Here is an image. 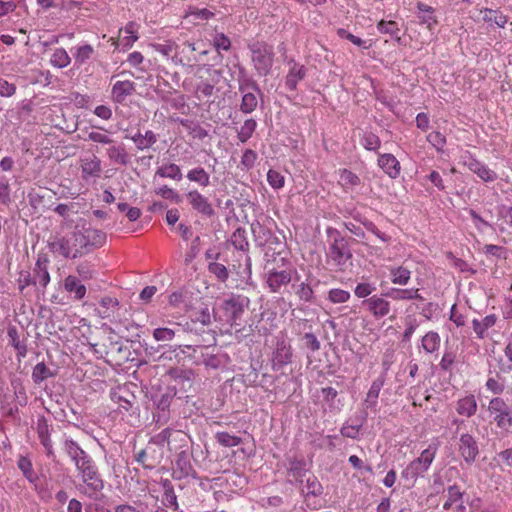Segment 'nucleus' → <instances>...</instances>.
<instances>
[{
	"label": "nucleus",
	"mask_w": 512,
	"mask_h": 512,
	"mask_svg": "<svg viewBox=\"0 0 512 512\" xmlns=\"http://www.w3.org/2000/svg\"><path fill=\"white\" fill-rule=\"evenodd\" d=\"M106 155L108 159L120 166H128L131 162V156L127 152L126 147L123 143L115 142L106 148Z\"/></svg>",
	"instance_id": "obj_13"
},
{
	"label": "nucleus",
	"mask_w": 512,
	"mask_h": 512,
	"mask_svg": "<svg viewBox=\"0 0 512 512\" xmlns=\"http://www.w3.org/2000/svg\"><path fill=\"white\" fill-rule=\"evenodd\" d=\"M488 410L494 415V420L500 428L506 429L512 426V412L502 398L491 399Z\"/></svg>",
	"instance_id": "obj_7"
},
{
	"label": "nucleus",
	"mask_w": 512,
	"mask_h": 512,
	"mask_svg": "<svg viewBox=\"0 0 512 512\" xmlns=\"http://www.w3.org/2000/svg\"><path fill=\"white\" fill-rule=\"evenodd\" d=\"M252 53L254 68L260 76H267L274 62L273 48L265 42H255L249 45Z\"/></svg>",
	"instance_id": "obj_3"
},
{
	"label": "nucleus",
	"mask_w": 512,
	"mask_h": 512,
	"mask_svg": "<svg viewBox=\"0 0 512 512\" xmlns=\"http://www.w3.org/2000/svg\"><path fill=\"white\" fill-rule=\"evenodd\" d=\"M126 138L131 139L138 150L151 148L157 142V135L151 130H147L145 133L138 131L133 136H126Z\"/></svg>",
	"instance_id": "obj_24"
},
{
	"label": "nucleus",
	"mask_w": 512,
	"mask_h": 512,
	"mask_svg": "<svg viewBox=\"0 0 512 512\" xmlns=\"http://www.w3.org/2000/svg\"><path fill=\"white\" fill-rule=\"evenodd\" d=\"M258 100L255 92L243 93L240 104V111L244 114H250L256 110Z\"/></svg>",
	"instance_id": "obj_46"
},
{
	"label": "nucleus",
	"mask_w": 512,
	"mask_h": 512,
	"mask_svg": "<svg viewBox=\"0 0 512 512\" xmlns=\"http://www.w3.org/2000/svg\"><path fill=\"white\" fill-rule=\"evenodd\" d=\"M380 144L381 141L377 135L371 132L363 135L362 145L365 149L376 152L379 149Z\"/></svg>",
	"instance_id": "obj_61"
},
{
	"label": "nucleus",
	"mask_w": 512,
	"mask_h": 512,
	"mask_svg": "<svg viewBox=\"0 0 512 512\" xmlns=\"http://www.w3.org/2000/svg\"><path fill=\"white\" fill-rule=\"evenodd\" d=\"M384 296H389L394 300H423V297L419 293L418 288L410 289H396L392 288L389 292L385 293Z\"/></svg>",
	"instance_id": "obj_29"
},
{
	"label": "nucleus",
	"mask_w": 512,
	"mask_h": 512,
	"mask_svg": "<svg viewBox=\"0 0 512 512\" xmlns=\"http://www.w3.org/2000/svg\"><path fill=\"white\" fill-rule=\"evenodd\" d=\"M444 497L446 498L443 503L444 510H450L454 504L461 502L464 496V492L461 491L460 487L456 484L449 485L443 489Z\"/></svg>",
	"instance_id": "obj_28"
},
{
	"label": "nucleus",
	"mask_w": 512,
	"mask_h": 512,
	"mask_svg": "<svg viewBox=\"0 0 512 512\" xmlns=\"http://www.w3.org/2000/svg\"><path fill=\"white\" fill-rule=\"evenodd\" d=\"M18 468L22 471L24 476L30 481L33 482L35 480V474L32 468L31 461L25 457H20L18 460Z\"/></svg>",
	"instance_id": "obj_63"
},
{
	"label": "nucleus",
	"mask_w": 512,
	"mask_h": 512,
	"mask_svg": "<svg viewBox=\"0 0 512 512\" xmlns=\"http://www.w3.org/2000/svg\"><path fill=\"white\" fill-rule=\"evenodd\" d=\"M72 240L73 246L76 248L74 257L79 258L91 252V249L81 229H78L77 227L75 228V230L72 232Z\"/></svg>",
	"instance_id": "obj_31"
},
{
	"label": "nucleus",
	"mask_w": 512,
	"mask_h": 512,
	"mask_svg": "<svg viewBox=\"0 0 512 512\" xmlns=\"http://www.w3.org/2000/svg\"><path fill=\"white\" fill-rule=\"evenodd\" d=\"M185 347L189 350H193V352H197L198 348L201 349L202 359L200 360V363H202L207 368L218 369L222 364L221 359L217 355L207 352L209 347L192 345H186Z\"/></svg>",
	"instance_id": "obj_25"
},
{
	"label": "nucleus",
	"mask_w": 512,
	"mask_h": 512,
	"mask_svg": "<svg viewBox=\"0 0 512 512\" xmlns=\"http://www.w3.org/2000/svg\"><path fill=\"white\" fill-rule=\"evenodd\" d=\"M216 441L223 447H235L238 446L242 439L236 435H231L228 432H217L215 434Z\"/></svg>",
	"instance_id": "obj_51"
},
{
	"label": "nucleus",
	"mask_w": 512,
	"mask_h": 512,
	"mask_svg": "<svg viewBox=\"0 0 512 512\" xmlns=\"http://www.w3.org/2000/svg\"><path fill=\"white\" fill-rule=\"evenodd\" d=\"M82 178L99 177L101 173V161L96 156L81 160Z\"/></svg>",
	"instance_id": "obj_26"
},
{
	"label": "nucleus",
	"mask_w": 512,
	"mask_h": 512,
	"mask_svg": "<svg viewBox=\"0 0 512 512\" xmlns=\"http://www.w3.org/2000/svg\"><path fill=\"white\" fill-rule=\"evenodd\" d=\"M48 248L53 254L62 256L65 259L77 258L74 257L76 248L73 246L72 235L70 237L61 234L51 236L48 240Z\"/></svg>",
	"instance_id": "obj_6"
},
{
	"label": "nucleus",
	"mask_w": 512,
	"mask_h": 512,
	"mask_svg": "<svg viewBox=\"0 0 512 512\" xmlns=\"http://www.w3.org/2000/svg\"><path fill=\"white\" fill-rule=\"evenodd\" d=\"M245 234L246 231L242 228L236 229V231L232 234L231 243L237 250H247L249 244Z\"/></svg>",
	"instance_id": "obj_53"
},
{
	"label": "nucleus",
	"mask_w": 512,
	"mask_h": 512,
	"mask_svg": "<svg viewBox=\"0 0 512 512\" xmlns=\"http://www.w3.org/2000/svg\"><path fill=\"white\" fill-rule=\"evenodd\" d=\"M437 452L436 445H429L427 449L423 450L420 457L413 460L402 472L405 478H417L428 470L433 462Z\"/></svg>",
	"instance_id": "obj_4"
},
{
	"label": "nucleus",
	"mask_w": 512,
	"mask_h": 512,
	"mask_svg": "<svg viewBox=\"0 0 512 512\" xmlns=\"http://www.w3.org/2000/svg\"><path fill=\"white\" fill-rule=\"evenodd\" d=\"M62 449L69 457L75 468L78 467L82 461H86L91 455L80 447V445L70 438H65L62 442Z\"/></svg>",
	"instance_id": "obj_12"
},
{
	"label": "nucleus",
	"mask_w": 512,
	"mask_h": 512,
	"mask_svg": "<svg viewBox=\"0 0 512 512\" xmlns=\"http://www.w3.org/2000/svg\"><path fill=\"white\" fill-rule=\"evenodd\" d=\"M350 297V293L343 289L334 288L328 292V299L335 304L345 303Z\"/></svg>",
	"instance_id": "obj_62"
},
{
	"label": "nucleus",
	"mask_w": 512,
	"mask_h": 512,
	"mask_svg": "<svg viewBox=\"0 0 512 512\" xmlns=\"http://www.w3.org/2000/svg\"><path fill=\"white\" fill-rule=\"evenodd\" d=\"M184 334V329L179 323H171V327H159L154 329L153 338L158 342L168 343L175 338H180Z\"/></svg>",
	"instance_id": "obj_18"
},
{
	"label": "nucleus",
	"mask_w": 512,
	"mask_h": 512,
	"mask_svg": "<svg viewBox=\"0 0 512 512\" xmlns=\"http://www.w3.org/2000/svg\"><path fill=\"white\" fill-rule=\"evenodd\" d=\"M70 62L71 58L63 48L56 49L50 59V63L60 69L67 67Z\"/></svg>",
	"instance_id": "obj_49"
},
{
	"label": "nucleus",
	"mask_w": 512,
	"mask_h": 512,
	"mask_svg": "<svg viewBox=\"0 0 512 512\" xmlns=\"http://www.w3.org/2000/svg\"><path fill=\"white\" fill-rule=\"evenodd\" d=\"M111 399L119 405V408L125 411H129L136 402L135 395L129 391L126 385L118 386L112 390Z\"/></svg>",
	"instance_id": "obj_15"
},
{
	"label": "nucleus",
	"mask_w": 512,
	"mask_h": 512,
	"mask_svg": "<svg viewBox=\"0 0 512 512\" xmlns=\"http://www.w3.org/2000/svg\"><path fill=\"white\" fill-rule=\"evenodd\" d=\"M305 466L303 460L294 459L290 462L289 474L300 484L304 482V478L310 473Z\"/></svg>",
	"instance_id": "obj_37"
},
{
	"label": "nucleus",
	"mask_w": 512,
	"mask_h": 512,
	"mask_svg": "<svg viewBox=\"0 0 512 512\" xmlns=\"http://www.w3.org/2000/svg\"><path fill=\"white\" fill-rule=\"evenodd\" d=\"M193 471L189 453L184 450L180 451L175 459L173 477L176 479H183L188 477Z\"/></svg>",
	"instance_id": "obj_19"
},
{
	"label": "nucleus",
	"mask_w": 512,
	"mask_h": 512,
	"mask_svg": "<svg viewBox=\"0 0 512 512\" xmlns=\"http://www.w3.org/2000/svg\"><path fill=\"white\" fill-rule=\"evenodd\" d=\"M81 231L84 233L86 241L91 249L98 248L104 245L106 242V234L98 229H94L91 227H83Z\"/></svg>",
	"instance_id": "obj_27"
},
{
	"label": "nucleus",
	"mask_w": 512,
	"mask_h": 512,
	"mask_svg": "<svg viewBox=\"0 0 512 512\" xmlns=\"http://www.w3.org/2000/svg\"><path fill=\"white\" fill-rule=\"evenodd\" d=\"M292 360V348L284 341L278 342L276 350L272 356L273 370H280L283 366L289 364Z\"/></svg>",
	"instance_id": "obj_17"
},
{
	"label": "nucleus",
	"mask_w": 512,
	"mask_h": 512,
	"mask_svg": "<svg viewBox=\"0 0 512 512\" xmlns=\"http://www.w3.org/2000/svg\"><path fill=\"white\" fill-rule=\"evenodd\" d=\"M377 28H378V30L381 33L389 34V35H391L392 37H395L398 40L400 39V37L398 36L399 27H398V24L395 21L381 20L377 24Z\"/></svg>",
	"instance_id": "obj_56"
},
{
	"label": "nucleus",
	"mask_w": 512,
	"mask_h": 512,
	"mask_svg": "<svg viewBox=\"0 0 512 512\" xmlns=\"http://www.w3.org/2000/svg\"><path fill=\"white\" fill-rule=\"evenodd\" d=\"M81 480L84 485L78 488L79 491L90 499L99 500L105 486L99 469L91 471L88 476L83 477Z\"/></svg>",
	"instance_id": "obj_5"
},
{
	"label": "nucleus",
	"mask_w": 512,
	"mask_h": 512,
	"mask_svg": "<svg viewBox=\"0 0 512 512\" xmlns=\"http://www.w3.org/2000/svg\"><path fill=\"white\" fill-rule=\"evenodd\" d=\"M305 76L306 68L303 65L294 64L286 76V87L291 91L296 90L298 82L303 80Z\"/></svg>",
	"instance_id": "obj_30"
},
{
	"label": "nucleus",
	"mask_w": 512,
	"mask_h": 512,
	"mask_svg": "<svg viewBox=\"0 0 512 512\" xmlns=\"http://www.w3.org/2000/svg\"><path fill=\"white\" fill-rule=\"evenodd\" d=\"M427 141L435 147L438 152H443L446 145V137L439 131H433L427 136Z\"/></svg>",
	"instance_id": "obj_58"
},
{
	"label": "nucleus",
	"mask_w": 512,
	"mask_h": 512,
	"mask_svg": "<svg viewBox=\"0 0 512 512\" xmlns=\"http://www.w3.org/2000/svg\"><path fill=\"white\" fill-rule=\"evenodd\" d=\"M156 175L162 178H171L177 181L182 179V172L178 165L170 163L157 169Z\"/></svg>",
	"instance_id": "obj_43"
},
{
	"label": "nucleus",
	"mask_w": 512,
	"mask_h": 512,
	"mask_svg": "<svg viewBox=\"0 0 512 512\" xmlns=\"http://www.w3.org/2000/svg\"><path fill=\"white\" fill-rule=\"evenodd\" d=\"M267 181L274 189H280L284 186L285 179L278 171L270 169L267 173Z\"/></svg>",
	"instance_id": "obj_64"
},
{
	"label": "nucleus",
	"mask_w": 512,
	"mask_h": 512,
	"mask_svg": "<svg viewBox=\"0 0 512 512\" xmlns=\"http://www.w3.org/2000/svg\"><path fill=\"white\" fill-rule=\"evenodd\" d=\"M105 354L108 357V362L117 366L129 361L130 351L123 342L119 340H112L109 338V343L105 345Z\"/></svg>",
	"instance_id": "obj_9"
},
{
	"label": "nucleus",
	"mask_w": 512,
	"mask_h": 512,
	"mask_svg": "<svg viewBox=\"0 0 512 512\" xmlns=\"http://www.w3.org/2000/svg\"><path fill=\"white\" fill-rule=\"evenodd\" d=\"M47 264V258L39 257L34 268V279H36V282L38 281L43 288H45L50 282V274L48 272Z\"/></svg>",
	"instance_id": "obj_33"
},
{
	"label": "nucleus",
	"mask_w": 512,
	"mask_h": 512,
	"mask_svg": "<svg viewBox=\"0 0 512 512\" xmlns=\"http://www.w3.org/2000/svg\"><path fill=\"white\" fill-rule=\"evenodd\" d=\"M53 376L54 373L45 365L44 362L36 364L32 371V379L35 384H40Z\"/></svg>",
	"instance_id": "obj_47"
},
{
	"label": "nucleus",
	"mask_w": 512,
	"mask_h": 512,
	"mask_svg": "<svg viewBox=\"0 0 512 512\" xmlns=\"http://www.w3.org/2000/svg\"><path fill=\"white\" fill-rule=\"evenodd\" d=\"M391 282L394 285L405 286L411 278V271L405 266L390 268Z\"/></svg>",
	"instance_id": "obj_35"
},
{
	"label": "nucleus",
	"mask_w": 512,
	"mask_h": 512,
	"mask_svg": "<svg viewBox=\"0 0 512 512\" xmlns=\"http://www.w3.org/2000/svg\"><path fill=\"white\" fill-rule=\"evenodd\" d=\"M384 384L383 379H377L373 381V383L370 386V389L367 393L366 399H365V406L366 408H375L377 404V398L379 396L380 390Z\"/></svg>",
	"instance_id": "obj_41"
},
{
	"label": "nucleus",
	"mask_w": 512,
	"mask_h": 512,
	"mask_svg": "<svg viewBox=\"0 0 512 512\" xmlns=\"http://www.w3.org/2000/svg\"><path fill=\"white\" fill-rule=\"evenodd\" d=\"M166 375L175 383L173 387L177 391V387L183 392H187L191 389L195 378L192 369H185L181 367L170 368Z\"/></svg>",
	"instance_id": "obj_8"
},
{
	"label": "nucleus",
	"mask_w": 512,
	"mask_h": 512,
	"mask_svg": "<svg viewBox=\"0 0 512 512\" xmlns=\"http://www.w3.org/2000/svg\"><path fill=\"white\" fill-rule=\"evenodd\" d=\"M145 449L148 454V460H149V464H150L149 466L156 467L157 465H159L162 462V460L164 458V449L152 444L151 442H148Z\"/></svg>",
	"instance_id": "obj_48"
},
{
	"label": "nucleus",
	"mask_w": 512,
	"mask_h": 512,
	"mask_svg": "<svg viewBox=\"0 0 512 512\" xmlns=\"http://www.w3.org/2000/svg\"><path fill=\"white\" fill-rule=\"evenodd\" d=\"M186 177L189 181L196 182L203 187H207L210 184V176L202 167L190 170Z\"/></svg>",
	"instance_id": "obj_44"
},
{
	"label": "nucleus",
	"mask_w": 512,
	"mask_h": 512,
	"mask_svg": "<svg viewBox=\"0 0 512 512\" xmlns=\"http://www.w3.org/2000/svg\"><path fill=\"white\" fill-rule=\"evenodd\" d=\"M94 53V48L89 45L85 44L77 48V51L74 55L76 63L79 65H82L84 62H86L88 59L91 58V56Z\"/></svg>",
	"instance_id": "obj_59"
},
{
	"label": "nucleus",
	"mask_w": 512,
	"mask_h": 512,
	"mask_svg": "<svg viewBox=\"0 0 512 512\" xmlns=\"http://www.w3.org/2000/svg\"><path fill=\"white\" fill-rule=\"evenodd\" d=\"M378 165L391 178H396L400 174V163L392 154H382L378 158Z\"/></svg>",
	"instance_id": "obj_23"
},
{
	"label": "nucleus",
	"mask_w": 512,
	"mask_h": 512,
	"mask_svg": "<svg viewBox=\"0 0 512 512\" xmlns=\"http://www.w3.org/2000/svg\"><path fill=\"white\" fill-rule=\"evenodd\" d=\"M257 127V122L254 119H247L238 131L237 138L240 142H247L253 135Z\"/></svg>",
	"instance_id": "obj_50"
},
{
	"label": "nucleus",
	"mask_w": 512,
	"mask_h": 512,
	"mask_svg": "<svg viewBox=\"0 0 512 512\" xmlns=\"http://www.w3.org/2000/svg\"><path fill=\"white\" fill-rule=\"evenodd\" d=\"M497 317L494 314L486 316L482 321L474 319L472 321L473 330L477 334L478 338H484V333L487 329L493 327L496 323Z\"/></svg>",
	"instance_id": "obj_40"
},
{
	"label": "nucleus",
	"mask_w": 512,
	"mask_h": 512,
	"mask_svg": "<svg viewBox=\"0 0 512 512\" xmlns=\"http://www.w3.org/2000/svg\"><path fill=\"white\" fill-rule=\"evenodd\" d=\"M64 289L69 293H74V298L77 300L83 299L86 294V287L73 275L64 279Z\"/></svg>",
	"instance_id": "obj_32"
},
{
	"label": "nucleus",
	"mask_w": 512,
	"mask_h": 512,
	"mask_svg": "<svg viewBox=\"0 0 512 512\" xmlns=\"http://www.w3.org/2000/svg\"><path fill=\"white\" fill-rule=\"evenodd\" d=\"M250 306L248 296L236 293H229L222 301L220 308L224 313L226 321L231 326L238 327L241 325L242 317Z\"/></svg>",
	"instance_id": "obj_2"
},
{
	"label": "nucleus",
	"mask_w": 512,
	"mask_h": 512,
	"mask_svg": "<svg viewBox=\"0 0 512 512\" xmlns=\"http://www.w3.org/2000/svg\"><path fill=\"white\" fill-rule=\"evenodd\" d=\"M176 395L177 391L175 390V387H168L164 393L155 399V404L160 412L158 415V422L161 419L166 421L168 418L169 407Z\"/></svg>",
	"instance_id": "obj_20"
},
{
	"label": "nucleus",
	"mask_w": 512,
	"mask_h": 512,
	"mask_svg": "<svg viewBox=\"0 0 512 512\" xmlns=\"http://www.w3.org/2000/svg\"><path fill=\"white\" fill-rule=\"evenodd\" d=\"M465 165L485 182H492L497 178L496 172L473 157H469V159L465 161Z\"/></svg>",
	"instance_id": "obj_21"
},
{
	"label": "nucleus",
	"mask_w": 512,
	"mask_h": 512,
	"mask_svg": "<svg viewBox=\"0 0 512 512\" xmlns=\"http://www.w3.org/2000/svg\"><path fill=\"white\" fill-rule=\"evenodd\" d=\"M195 94L198 99L211 98L214 94V85L205 81L197 83L195 88Z\"/></svg>",
	"instance_id": "obj_57"
},
{
	"label": "nucleus",
	"mask_w": 512,
	"mask_h": 512,
	"mask_svg": "<svg viewBox=\"0 0 512 512\" xmlns=\"http://www.w3.org/2000/svg\"><path fill=\"white\" fill-rule=\"evenodd\" d=\"M161 484L164 489V504L169 506H177V497L175 495L171 481L168 479H164L161 481Z\"/></svg>",
	"instance_id": "obj_52"
},
{
	"label": "nucleus",
	"mask_w": 512,
	"mask_h": 512,
	"mask_svg": "<svg viewBox=\"0 0 512 512\" xmlns=\"http://www.w3.org/2000/svg\"><path fill=\"white\" fill-rule=\"evenodd\" d=\"M362 304L376 319L387 316L391 310L390 302L383 296L373 295L363 300Z\"/></svg>",
	"instance_id": "obj_11"
},
{
	"label": "nucleus",
	"mask_w": 512,
	"mask_h": 512,
	"mask_svg": "<svg viewBox=\"0 0 512 512\" xmlns=\"http://www.w3.org/2000/svg\"><path fill=\"white\" fill-rule=\"evenodd\" d=\"M195 50L196 48L193 43L185 42L184 46L178 49L176 58L182 65H190L196 61V58L192 55V52Z\"/></svg>",
	"instance_id": "obj_42"
},
{
	"label": "nucleus",
	"mask_w": 512,
	"mask_h": 512,
	"mask_svg": "<svg viewBox=\"0 0 512 512\" xmlns=\"http://www.w3.org/2000/svg\"><path fill=\"white\" fill-rule=\"evenodd\" d=\"M332 242L326 252L327 261L332 262L338 269L343 270L352 258L348 241L335 229H328Z\"/></svg>",
	"instance_id": "obj_1"
},
{
	"label": "nucleus",
	"mask_w": 512,
	"mask_h": 512,
	"mask_svg": "<svg viewBox=\"0 0 512 512\" xmlns=\"http://www.w3.org/2000/svg\"><path fill=\"white\" fill-rule=\"evenodd\" d=\"M293 289L295 295L303 303H311L314 299V291L311 286L306 282L294 283Z\"/></svg>",
	"instance_id": "obj_38"
},
{
	"label": "nucleus",
	"mask_w": 512,
	"mask_h": 512,
	"mask_svg": "<svg viewBox=\"0 0 512 512\" xmlns=\"http://www.w3.org/2000/svg\"><path fill=\"white\" fill-rule=\"evenodd\" d=\"M208 270L221 282H225L229 277V272L226 266L222 263L212 261L208 265Z\"/></svg>",
	"instance_id": "obj_55"
},
{
	"label": "nucleus",
	"mask_w": 512,
	"mask_h": 512,
	"mask_svg": "<svg viewBox=\"0 0 512 512\" xmlns=\"http://www.w3.org/2000/svg\"><path fill=\"white\" fill-rule=\"evenodd\" d=\"M459 452L463 457L464 461L471 465L475 462L479 448L475 438L469 433H463L459 439Z\"/></svg>",
	"instance_id": "obj_10"
},
{
	"label": "nucleus",
	"mask_w": 512,
	"mask_h": 512,
	"mask_svg": "<svg viewBox=\"0 0 512 512\" xmlns=\"http://www.w3.org/2000/svg\"><path fill=\"white\" fill-rule=\"evenodd\" d=\"M238 90L243 94V93H247V92H256L258 94H262L261 93V90L258 86V84L256 83V81L250 79V78H247V77H242L239 79V87H238Z\"/></svg>",
	"instance_id": "obj_60"
},
{
	"label": "nucleus",
	"mask_w": 512,
	"mask_h": 512,
	"mask_svg": "<svg viewBox=\"0 0 512 512\" xmlns=\"http://www.w3.org/2000/svg\"><path fill=\"white\" fill-rule=\"evenodd\" d=\"M8 336L11 338L12 346L17 350L18 359L24 358L27 354V346L18 339L17 330L15 328H10L8 330Z\"/></svg>",
	"instance_id": "obj_54"
},
{
	"label": "nucleus",
	"mask_w": 512,
	"mask_h": 512,
	"mask_svg": "<svg viewBox=\"0 0 512 512\" xmlns=\"http://www.w3.org/2000/svg\"><path fill=\"white\" fill-rule=\"evenodd\" d=\"M135 92V84L129 80L117 81L112 87V98L116 103H123Z\"/></svg>",
	"instance_id": "obj_22"
},
{
	"label": "nucleus",
	"mask_w": 512,
	"mask_h": 512,
	"mask_svg": "<svg viewBox=\"0 0 512 512\" xmlns=\"http://www.w3.org/2000/svg\"><path fill=\"white\" fill-rule=\"evenodd\" d=\"M186 196L193 209H195L197 212L208 217L214 215L215 211L211 203H209L208 199L200 194L197 190L188 192Z\"/></svg>",
	"instance_id": "obj_16"
},
{
	"label": "nucleus",
	"mask_w": 512,
	"mask_h": 512,
	"mask_svg": "<svg viewBox=\"0 0 512 512\" xmlns=\"http://www.w3.org/2000/svg\"><path fill=\"white\" fill-rule=\"evenodd\" d=\"M477 410V403L473 395L466 396L457 402L456 411L460 415L471 417Z\"/></svg>",
	"instance_id": "obj_34"
},
{
	"label": "nucleus",
	"mask_w": 512,
	"mask_h": 512,
	"mask_svg": "<svg viewBox=\"0 0 512 512\" xmlns=\"http://www.w3.org/2000/svg\"><path fill=\"white\" fill-rule=\"evenodd\" d=\"M323 487L317 477L312 473H309L305 477V486L302 488V492L306 495L318 496L322 494Z\"/></svg>",
	"instance_id": "obj_39"
},
{
	"label": "nucleus",
	"mask_w": 512,
	"mask_h": 512,
	"mask_svg": "<svg viewBox=\"0 0 512 512\" xmlns=\"http://www.w3.org/2000/svg\"><path fill=\"white\" fill-rule=\"evenodd\" d=\"M292 280L291 270H270L267 274L266 283L274 293L280 291L282 286H286Z\"/></svg>",
	"instance_id": "obj_14"
},
{
	"label": "nucleus",
	"mask_w": 512,
	"mask_h": 512,
	"mask_svg": "<svg viewBox=\"0 0 512 512\" xmlns=\"http://www.w3.org/2000/svg\"><path fill=\"white\" fill-rule=\"evenodd\" d=\"M483 14V20L488 23H494L498 27H504L507 23V17L498 10L484 9L481 11Z\"/></svg>",
	"instance_id": "obj_45"
},
{
	"label": "nucleus",
	"mask_w": 512,
	"mask_h": 512,
	"mask_svg": "<svg viewBox=\"0 0 512 512\" xmlns=\"http://www.w3.org/2000/svg\"><path fill=\"white\" fill-rule=\"evenodd\" d=\"M440 336L437 332L429 331L426 333L421 340V346L426 353H434L440 347Z\"/></svg>",
	"instance_id": "obj_36"
}]
</instances>
